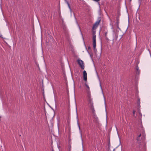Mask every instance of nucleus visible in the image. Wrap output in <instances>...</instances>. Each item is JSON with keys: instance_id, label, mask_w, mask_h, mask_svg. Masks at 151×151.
<instances>
[{"instance_id": "nucleus-1", "label": "nucleus", "mask_w": 151, "mask_h": 151, "mask_svg": "<svg viewBox=\"0 0 151 151\" xmlns=\"http://www.w3.org/2000/svg\"><path fill=\"white\" fill-rule=\"evenodd\" d=\"M88 105L89 107L93 106V103L92 101V99L90 94L88 93Z\"/></svg>"}, {"instance_id": "nucleus-2", "label": "nucleus", "mask_w": 151, "mask_h": 151, "mask_svg": "<svg viewBox=\"0 0 151 151\" xmlns=\"http://www.w3.org/2000/svg\"><path fill=\"white\" fill-rule=\"evenodd\" d=\"M77 62L80 66H84V63L80 59H78L77 60Z\"/></svg>"}, {"instance_id": "nucleus-3", "label": "nucleus", "mask_w": 151, "mask_h": 151, "mask_svg": "<svg viewBox=\"0 0 151 151\" xmlns=\"http://www.w3.org/2000/svg\"><path fill=\"white\" fill-rule=\"evenodd\" d=\"M93 46L94 50L95 51L96 49V39H95V36L94 37L93 39Z\"/></svg>"}, {"instance_id": "nucleus-4", "label": "nucleus", "mask_w": 151, "mask_h": 151, "mask_svg": "<svg viewBox=\"0 0 151 151\" xmlns=\"http://www.w3.org/2000/svg\"><path fill=\"white\" fill-rule=\"evenodd\" d=\"M83 76L84 80L86 81L87 80V74L86 71L84 70L83 72Z\"/></svg>"}, {"instance_id": "nucleus-5", "label": "nucleus", "mask_w": 151, "mask_h": 151, "mask_svg": "<svg viewBox=\"0 0 151 151\" xmlns=\"http://www.w3.org/2000/svg\"><path fill=\"white\" fill-rule=\"evenodd\" d=\"M101 21V18L99 17L98 18L95 24L97 25L98 26L99 25L100 21Z\"/></svg>"}, {"instance_id": "nucleus-6", "label": "nucleus", "mask_w": 151, "mask_h": 151, "mask_svg": "<svg viewBox=\"0 0 151 151\" xmlns=\"http://www.w3.org/2000/svg\"><path fill=\"white\" fill-rule=\"evenodd\" d=\"M90 109L92 110V113L94 114L95 112L94 109L93 107V106L89 107Z\"/></svg>"}, {"instance_id": "nucleus-7", "label": "nucleus", "mask_w": 151, "mask_h": 151, "mask_svg": "<svg viewBox=\"0 0 151 151\" xmlns=\"http://www.w3.org/2000/svg\"><path fill=\"white\" fill-rule=\"evenodd\" d=\"M96 31L94 30L93 31V39L94 37L95 36V39H96V35H95Z\"/></svg>"}, {"instance_id": "nucleus-8", "label": "nucleus", "mask_w": 151, "mask_h": 151, "mask_svg": "<svg viewBox=\"0 0 151 151\" xmlns=\"http://www.w3.org/2000/svg\"><path fill=\"white\" fill-rule=\"evenodd\" d=\"M141 136V134H139L138 135V137L137 138V140L138 141H140V137Z\"/></svg>"}, {"instance_id": "nucleus-9", "label": "nucleus", "mask_w": 151, "mask_h": 151, "mask_svg": "<svg viewBox=\"0 0 151 151\" xmlns=\"http://www.w3.org/2000/svg\"><path fill=\"white\" fill-rule=\"evenodd\" d=\"M97 27H98V26L96 25V24H94L93 25V27L92 29L93 30L95 29Z\"/></svg>"}, {"instance_id": "nucleus-10", "label": "nucleus", "mask_w": 151, "mask_h": 151, "mask_svg": "<svg viewBox=\"0 0 151 151\" xmlns=\"http://www.w3.org/2000/svg\"><path fill=\"white\" fill-rule=\"evenodd\" d=\"M114 35L115 39L116 40L118 38V34L117 33L115 32Z\"/></svg>"}, {"instance_id": "nucleus-11", "label": "nucleus", "mask_w": 151, "mask_h": 151, "mask_svg": "<svg viewBox=\"0 0 151 151\" xmlns=\"http://www.w3.org/2000/svg\"><path fill=\"white\" fill-rule=\"evenodd\" d=\"M94 121L96 122L97 123L98 122V118L96 116L94 117Z\"/></svg>"}, {"instance_id": "nucleus-12", "label": "nucleus", "mask_w": 151, "mask_h": 151, "mask_svg": "<svg viewBox=\"0 0 151 151\" xmlns=\"http://www.w3.org/2000/svg\"><path fill=\"white\" fill-rule=\"evenodd\" d=\"M119 19H117L116 23L117 24V27L118 28H119V27H118V24H119Z\"/></svg>"}, {"instance_id": "nucleus-13", "label": "nucleus", "mask_w": 151, "mask_h": 151, "mask_svg": "<svg viewBox=\"0 0 151 151\" xmlns=\"http://www.w3.org/2000/svg\"><path fill=\"white\" fill-rule=\"evenodd\" d=\"M68 7H69V9H70V10H71V9L70 7V4H68Z\"/></svg>"}, {"instance_id": "nucleus-14", "label": "nucleus", "mask_w": 151, "mask_h": 151, "mask_svg": "<svg viewBox=\"0 0 151 151\" xmlns=\"http://www.w3.org/2000/svg\"><path fill=\"white\" fill-rule=\"evenodd\" d=\"M68 7H69V9H70V10H71V9L70 7V4H68Z\"/></svg>"}, {"instance_id": "nucleus-15", "label": "nucleus", "mask_w": 151, "mask_h": 151, "mask_svg": "<svg viewBox=\"0 0 151 151\" xmlns=\"http://www.w3.org/2000/svg\"><path fill=\"white\" fill-rule=\"evenodd\" d=\"M86 86L87 87L88 89H89V86H88V85H87L86 84Z\"/></svg>"}, {"instance_id": "nucleus-16", "label": "nucleus", "mask_w": 151, "mask_h": 151, "mask_svg": "<svg viewBox=\"0 0 151 151\" xmlns=\"http://www.w3.org/2000/svg\"><path fill=\"white\" fill-rule=\"evenodd\" d=\"M65 3H67V4H69V3H68V1L66 0H65Z\"/></svg>"}, {"instance_id": "nucleus-17", "label": "nucleus", "mask_w": 151, "mask_h": 151, "mask_svg": "<svg viewBox=\"0 0 151 151\" xmlns=\"http://www.w3.org/2000/svg\"><path fill=\"white\" fill-rule=\"evenodd\" d=\"M107 32H106L105 33V37H106L107 34Z\"/></svg>"}, {"instance_id": "nucleus-18", "label": "nucleus", "mask_w": 151, "mask_h": 151, "mask_svg": "<svg viewBox=\"0 0 151 151\" xmlns=\"http://www.w3.org/2000/svg\"><path fill=\"white\" fill-rule=\"evenodd\" d=\"M77 124H78V127H79V129H80V126H79V123L78 121V123H77Z\"/></svg>"}, {"instance_id": "nucleus-19", "label": "nucleus", "mask_w": 151, "mask_h": 151, "mask_svg": "<svg viewBox=\"0 0 151 151\" xmlns=\"http://www.w3.org/2000/svg\"><path fill=\"white\" fill-rule=\"evenodd\" d=\"M135 111H134V110H133V114L134 115V114L135 113Z\"/></svg>"}, {"instance_id": "nucleus-20", "label": "nucleus", "mask_w": 151, "mask_h": 151, "mask_svg": "<svg viewBox=\"0 0 151 151\" xmlns=\"http://www.w3.org/2000/svg\"><path fill=\"white\" fill-rule=\"evenodd\" d=\"M82 69H84V67H81Z\"/></svg>"}, {"instance_id": "nucleus-21", "label": "nucleus", "mask_w": 151, "mask_h": 151, "mask_svg": "<svg viewBox=\"0 0 151 151\" xmlns=\"http://www.w3.org/2000/svg\"><path fill=\"white\" fill-rule=\"evenodd\" d=\"M139 68H138V67H137V68H136V70H137V71H138V70H139Z\"/></svg>"}, {"instance_id": "nucleus-22", "label": "nucleus", "mask_w": 151, "mask_h": 151, "mask_svg": "<svg viewBox=\"0 0 151 151\" xmlns=\"http://www.w3.org/2000/svg\"><path fill=\"white\" fill-rule=\"evenodd\" d=\"M139 115H140V116H142V114L140 112H139Z\"/></svg>"}, {"instance_id": "nucleus-23", "label": "nucleus", "mask_w": 151, "mask_h": 151, "mask_svg": "<svg viewBox=\"0 0 151 151\" xmlns=\"http://www.w3.org/2000/svg\"><path fill=\"white\" fill-rule=\"evenodd\" d=\"M106 37V40H109V39L106 37Z\"/></svg>"}, {"instance_id": "nucleus-24", "label": "nucleus", "mask_w": 151, "mask_h": 151, "mask_svg": "<svg viewBox=\"0 0 151 151\" xmlns=\"http://www.w3.org/2000/svg\"><path fill=\"white\" fill-rule=\"evenodd\" d=\"M88 49L90 48V47H88Z\"/></svg>"}, {"instance_id": "nucleus-25", "label": "nucleus", "mask_w": 151, "mask_h": 151, "mask_svg": "<svg viewBox=\"0 0 151 151\" xmlns=\"http://www.w3.org/2000/svg\"><path fill=\"white\" fill-rule=\"evenodd\" d=\"M114 150L113 151H114Z\"/></svg>"}, {"instance_id": "nucleus-26", "label": "nucleus", "mask_w": 151, "mask_h": 151, "mask_svg": "<svg viewBox=\"0 0 151 151\" xmlns=\"http://www.w3.org/2000/svg\"><path fill=\"white\" fill-rule=\"evenodd\" d=\"M1 37V35H0V37Z\"/></svg>"}, {"instance_id": "nucleus-27", "label": "nucleus", "mask_w": 151, "mask_h": 151, "mask_svg": "<svg viewBox=\"0 0 151 151\" xmlns=\"http://www.w3.org/2000/svg\"><path fill=\"white\" fill-rule=\"evenodd\" d=\"M52 151H54L53 150H52Z\"/></svg>"}]
</instances>
